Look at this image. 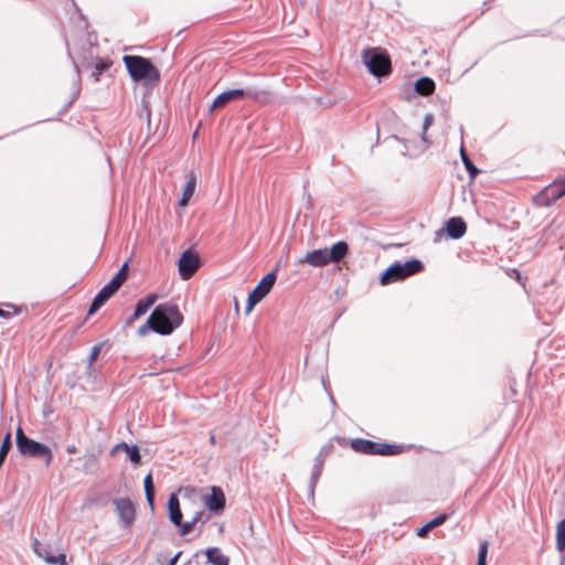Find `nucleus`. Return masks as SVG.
Wrapping results in <instances>:
<instances>
[{
	"label": "nucleus",
	"mask_w": 565,
	"mask_h": 565,
	"mask_svg": "<svg viewBox=\"0 0 565 565\" xmlns=\"http://www.w3.org/2000/svg\"><path fill=\"white\" fill-rule=\"evenodd\" d=\"M124 62L134 81H141V56L125 55Z\"/></svg>",
	"instance_id": "6ab92c4d"
},
{
	"label": "nucleus",
	"mask_w": 565,
	"mask_h": 565,
	"mask_svg": "<svg viewBox=\"0 0 565 565\" xmlns=\"http://www.w3.org/2000/svg\"><path fill=\"white\" fill-rule=\"evenodd\" d=\"M429 531H431V530L428 527L427 524H425L417 530V536L425 537Z\"/></svg>",
	"instance_id": "c9c22d12"
},
{
	"label": "nucleus",
	"mask_w": 565,
	"mask_h": 565,
	"mask_svg": "<svg viewBox=\"0 0 565 565\" xmlns=\"http://www.w3.org/2000/svg\"><path fill=\"white\" fill-rule=\"evenodd\" d=\"M204 503L210 511H218L225 507V495L220 487H212L211 494L206 495Z\"/></svg>",
	"instance_id": "dca6fc26"
},
{
	"label": "nucleus",
	"mask_w": 565,
	"mask_h": 565,
	"mask_svg": "<svg viewBox=\"0 0 565 565\" xmlns=\"http://www.w3.org/2000/svg\"><path fill=\"white\" fill-rule=\"evenodd\" d=\"M156 295H149L143 299V313L156 302Z\"/></svg>",
	"instance_id": "72a5a7b5"
},
{
	"label": "nucleus",
	"mask_w": 565,
	"mask_h": 565,
	"mask_svg": "<svg viewBox=\"0 0 565 565\" xmlns=\"http://www.w3.org/2000/svg\"><path fill=\"white\" fill-rule=\"evenodd\" d=\"M556 546L559 552L565 551V519L561 520L556 526Z\"/></svg>",
	"instance_id": "5701e85b"
},
{
	"label": "nucleus",
	"mask_w": 565,
	"mask_h": 565,
	"mask_svg": "<svg viewBox=\"0 0 565 565\" xmlns=\"http://www.w3.org/2000/svg\"><path fill=\"white\" fill-rule=\"evenodd\" d=\"M139 317H141V300L137 301L134 313L126 320L124 327H129Z\"/></svg>",
	"instance_id": "c85d7f7f"
},
{
	"label": "nucleus",
	"mask_w": 565,
	"mask_h": 565,
	"mask_svg": "<svg viewBox=\"0 0 565 565\" xmlns=\"http://www.w3.org/2000/svg\"><path fill=\"white\" fill-rule=\"evenodd\" d=\"M49 565H68L66 562V555L61 553L55 558L47 559Z\"/></svg>",
	"instance_id": "473e14b6"
},
{
	"label": "nucleus",
	"mask_w": 565,
	"mask_h": 565,
	"mask_svg": "<svg viewBox=\"0 0 565 565\" xmlns=\"http://www.w3.org/2000/svg\"><path fill=\"white\" fill-rule=\"evenodd\" d=\"M415 90L422 96H429L435 90V83L429 77H420L415 82Z\"/></svg>",
	"instance_id": "412c9836"
},
{
	"label": "nucleus",
	"mask_w": 565,
	"mask_h": 565,
	"mask_svg": "<svg viewBox=\"0 0 565 565\" xmlns=\"http://www.w3.org/2000/svg\"><path fill=\"white\" fill-rule=\"evenodd\" d=\"M143 489L146 493H154V486L150 473L143 478Z\"/></svg>",
	"instance_id": "2f4dec72"
},
{
	"label": "nucleus",
	"mask_w": 565,
	"mask_h": 565,
	"mask_svg": "<svg viewBox=\"0 0 565 565\" xmlns=\"http://www.w3.org/2000/svg\"><path fill=\"white\" fill-rule=\"evenodd\" d=\"M489 550V542L483 541L480 543L479 552H478V565H487L486 559Z\"/></svg>",
	"instance_id": "cd10ccee"
},
{
	"label": "nucleus",
	"mask_w": 565,
	"mask_h": 565,
	"mask_svg": "<svg viewBox=\"0 0 565 565\" xmlns=\"http://www.w3.org/2000/svg\"><path fill=\"white\" fill-rule=\"evenodd\" d=\"M115 505L124 523L126 525H130L136 518V509L134 503L129 499L122 498L115 500Z\"/></svg>",
	"instance_id": "ddd939ff"
},
{
	"label": "nucleus",
	"mask_w": 565,
	"mask_h": 565,
	"mask_svg": "<svg viewBox=\"0 0 565 565\" xmlns=\"http://www.w3.org/2000/svg\"><path fill=\"white\" fill-rule=\"evenodd\" d=\"M246 95L247 93L244 89H232L223 92L213 100L210 107V113L214 111L215 109L225 107L231 102L242 99Z\"/></svg>",
	"instance_id": "f8f14e48"
},
{
	"label": "nucleus",
	"mask_w": 565,
	"mask_h": 565,
	"mask_svg": "<svg viewBox=\"0 0 565 565\" xmlns=\"http://www.w3.org/2000/svg\"><path fill=\"white\" fill-rule=\"evenodd\" d=\"M67 451L71 452V454L75 452V447H68Z\"/></svg>",
	"instance_id": "ea45409f"
},
{
	"label": "nucleus",
	"mask_w": 565,
	"mask_h": 565,
	"mask_svg": "<svg viewBox=\"0 0 565 565\" xmlns=\"http://www.w3.org/2000/svg\"><path fill=\"white\" fill-rule=\"evenodd\" d=\"M461 158H462V162H463L466 169L468 170V172L470 174V178H472V179L476 178L479 170L473 164V162L469 159V157L466 154L463 149H461Z\"/></svg>",
	"instance_id": "a878e982"
},
{
	"label": "nucleus",
	"mask_w": 565,
	"mask_h": 565,
	"mask_svg": "<svg viewBox=\"0 0 565 565\" xmlns=\"http://www.w3.org/2000/svg\"><path fill=\"white\" fill-rule=\"evenodd\" d=\"M424 265L418 259H411L405 263H395L390 266L381 276L380 282L383 286L404 280L413 275L420 273Z\"/></svg>",
	"instance_id": "39448f33"
},
{
	"label": "nucleus",
	"mask_w": 565,
	"mask_h": 565,
	"mask_svg": "<svg viewBox=\"0 0 565 565\" xmlns=\"http://www.w3.org/2000/svg\"><path fill=\"white\" fill-rule=\"evenodd\" d=\"M200 267V257L192 249L183 252L178 262L179 274L182 279H190Z\"/></svg>",
	"instance_id": "9b49d317"
},
{
	"label": "nucleus",
	"mask_w": 565,
	"mask_h": 565,
	"mask_svg": "<svg viewBox=\"0 0 565 565\" xmlns=\"http://www.w3.org/2000/svg\"><path fill=\"white\" fill-rule=\"evenodd\" d=\"M168 510L170 521L174 525L180 526L181 535L190 533L193 530L194 524L200 520V516L203 514V512H199L190 522L182 523V512L180 509V502L175 494L170 495L168 501Z\"/></svg>",
	"instance_id": "1a4fd4ad"
},
{
	"label": "nucleus",
	"mask_w": 565,
	"mask_h": 565,
	"mask_svg": "<svg viewBox=\"0 0 565 565\" xmlns=\"http://www.w3.org/2000/svg\"><path fill=\"white\" fill-rule=\"evenodd\" d=\"M362 58L371 74L376 77L387 76L392 73V63L388 54L377 52L375 49L365 50Z\"/></svg>",
	"instance_id": "0eeeda50"
},
{
	"label": "nucleus",
	"mask_w": 565,
	"mask_h": 565,
	"mask_svg": "<svg viewBox=\"0 0 565 565\" xmlns=\"http://www.w3.org/2000/svg\"><path fill=\"white\" fill-rule=\"evenodd\" d=\"M160 82L159 70L150 62V60L143 57V89L152 88Z\"/></svg>",
	"instance_id": "4468645a"
},
{
	"label": "nucleus",
	"mask_w": 565,
	"mask_h": 565,
	"mask_svg": "<svg viewBox=\"0 0 565 565\" xmlns=\"http://www.w3.org/2000/svg\"><path fill=\"white\" fill-rule=\"evenodd\" d=\"M178 557H179V554L171 561V565H174L177 563Z\"/></svg>",
	"instance_id": "a19ab883"
},
{
	"label": "nucleus",
	"mask_w": 565,
	"mask_h": 565,
	"mask_svg": "<svg viewBox=\"0 0 565 565\" xmlns=\"http://www.w3.org/2000/svg\"><path fill=\"white\" fill-rule=\"evenodd\" d=\"M565 195V179H556L534 198L533 202L536 206H548Z\"/></svg>",
	"instance_id": "6e6552de"
},
{
	"label": "nucleus",
	"mask_w": 565,
	"mask_h": 565,
	"mask_svg": "<svg viewBox=\"0 0 565 565\" xmlns=\"http://www.w3.org/2000/svg\"><path fill=\"white\" fill-rule=\"evenodd\" d=\"M349 253V245L344 241H339L330 249L319 248L306 254L299 262L312 267H324L330 263L341 262Z\"/></svg>",
	"instance_id": "f03ea898"
},
{
	"label": "nucleus",
	"mask_w": 565,
	"mask_h": 565,
	"mask_svg": "<svg viewBox=\"0 0 565 565\" xmlns=\"http://www.w3.org/2000/svg\"><path fill=\"white\" fill-rule=\"evenodd\" d=\"M210 441H211V444H212V445H214V444H215V436H214L213 434H212V435H211V437H210Z\"/></svg>",
	"instance_id": "58836bf2"
},
{
	"label": "nucleus",
	"mask_w": 565,
	"mask_h": 565,
	"mask_svg": "<svg viewBox=\"0 0 565 565\" xmlns=\"http://www.w3.org/2000/svg\"><path fill=\"white\" fill-rule=\"evenodd\" d=\"M15 439L18 450L21 455L33 458H44L47 466L51 463L53 458L51 449L46 445L25 436L21 427L17 429Z\"/></svg>",
	"instance_id": "423d86ee"
},
{
	"label": "nucleus",
	"mask_w": 565,
	"mask_h": 565,
	"mask_svg": "<svg viewBox=\"0 0 565 565\" xmlns=\"http://www.w3.org/2000/svg\"><path fill=\"white\" fill-rule=\"evenodd\" d=\"M445 230L449 237L454 239L461 238L467 232V224L461 217H450L445 223Z\"/></svg>",
	"instance_id": "2eb2a0df"
},
{
	"label": "nucleus",
	"mask_w": 565,
	"mask_h": 565,
	"mask_svg": "<svg viewBox=\"0 0 565 565\" xmlns=\"http://www.w3.org/2000/svg\"><path fill=\"white\" fill-rule=\"evenodd\" d=\"M511 277L515 278L519 282L523 284L522 282V277H521V274L519 270L516 269H512L511 273L509 274Z\"/></svg>",
	"instance_id": "e433bc0d"
},
{
	"label": "nucleus",
	"mask_w": 565,
	"mask_h": 565,
	"mask_svg": "<svg viewBox=\"0 0 565 565\" xmlns=\"http://www.w3.org/2000/svg\"><path fill=\"white\" fill-rule=\"evenodd\" d=\"M111 456L116 457L120 454L127 456L134 463H138L140 461V454L137 446L129 447L126 443H121L116 445L111 449Z\"/></svg>",
	"instance_id": "a211bd4d"
},
{
	"label": "nucleus",
	"mask_w": 565,
	"mask_h": 565,
	"mask_svg": "<svg viewBox=\"0 0 565 565\" xmlns=\"http://www.w3.org/2000/svg\"><path fill=\"white\" fill-rule=\"evenodd\" d=\"M196 179V174L193 171L186 175V182L183 186L182 196L179 201L180 206L184 207L189 204V201L195 192Z\"/></svg>",
	"instance_id": "f3484780"
},
{
	"label": "nucleus",
	"mask_w": 565,
	"mask_h": 565,
	"mask_svg": "<svg viewBox=\"0 0 565 565\" xmlns=\"http://www.w3.org/2000/svg\"><path fill=\"white\" fill-rule=\"evenodd\" d=\"M6 307H7L6 310L0 308V317L1 318L8 319L13 316H18L21 312V309L15 305L7 303Z\"/></svg>",
	"instance_id": "bb28decb"
},
{
	"label": "nucleus",
	"mask_w": 565,
	"mask_h": 565,
	"mask_svg": "<svg viewBox=\"0 0 565 565\" xmlns=\"http://www.w3.org/2000/svg\"><path fill=\"white\" fill-rule=\"evenodd\" d=\"M32 548L33 552L36 554L38 557L42 558L46 564L47 559L55 558V556H52L46 547H43L42 544L38 539H34L32 542Z\"/></svg>",
	"instance_id": "b1692460"
},
{
	"label": "nucleus",
	"mask_w": 565,
	"mask_h": 565,
	"mask_svg": "<svg viewBox=\"0 0 565 565\" xmlns=\"http://www.w3.org/2000/svg\"><path fill=\"white\" fill-rule=\"evenodd\" d=\"M111 66V62L107 60H96L94 62V71L92 77L95 82L99 81V76Z\"/></svg>",
	"instance_id": "4be33fe9"
},
{
	"label": "nucleus",
	"mask_w": 565,
	"mask_h": 565,
	"mask_svg": "<svg viewBox=\"0 0 565 565\" xmlns=\"http://www.w3.org/2000/svg\"><path fill=\"white\" fill-rule=\"evenodd\" d=\"M183 322V316L177 305L160 303L150 313L143 326V334L150 330L161 335L171 334Z\"/></svg>",
	"instance_id": "f257e3e1"
},
{
	"label": "nucleus",
	"mask_w": 565,
	"mask_h": 565,
	"mask_svg": "<svg viewBox=\"0 0 565 565\" xmlns=\"http://www.w3.org/2000/svg\"><path fill=\"white\" fill-rule=\"evenodd\" d=\"M433 121H434V118H433L431 115H426L425 116L424 122H423V134H422V139L425 142H428L426 135H427L428 128L433 125Z\"/></svg>",
	"instance_id": "c756f323"
},
{
	"label": "nucleus",
	"mask_w": 565,
	"mask_h": 565,
	"mask_svg": "<svg viewBox=\"0 0 565 565\" xmlns=\"http://www.w3.org/2000/svg\"><path fill=\"white\" fill-rule=\"evenodd\" d=\"M350 447L358 454L371 456H396L405 451V446L403 445L373 441L364 438L351 439Z\"/></svg>",
	"instance_id": "7ed1b4c3"
},
{
	"label": "nucleus",
	"mask_w": 565,
	"mask_h": 565,
	"mask_svg": "<svg viewBox=\"0 0 565 565\" xmlns=\"http://www.w3.org/2000/svg\"><path fill=\"white\" fill-rule=\"evenodd\" d=\"M11 433H7L0 447V467L2 466L9 450L11 449Z\"/></svg>",
	"instance_id": "393cba45"
},
{
	"label": "nucleus",
	"mask_w": 565,
	"mask_h": 565,
	"mask_svg": "<svg viewBox=\"0 0 565 565\" xmlns=\"http://www.w3.org/2000/svg\"><path fill=\"white\" fill-rule=\"evenodd\" d=\"M446 520H447V514H440V515L434 518L433 520H430L429 522H427L426 524L428 525V527L430 530H433L434 527L444 524Z\"/></svg>",
	"instance_id": "7c9ffc66"
},
{
	"label": "nucleus",
	"mask_w": 565,
	"mask_h": 565,
	"mask_svg": "<svg viewBox=\"0 0 565 565\" xmlns=\"http://www.w3.org/2000/svg\"><path fill=\"white\" fill-rule=\"evenodd\" d=\"M128 278V262H125L116 276L106 284L93 299L88 316L99 310L122 286Z\"/></svg>",
	"instance_id": "20e7f679"
},
{
	"label": "nucleus",
	"mask_w": 565,
	"mask_h": 565,
	"mask_svg": "<svg viewBox=\"0 0 565 565\" xmlns=\"http://www.w3.org/2000/svg\"><path fill=\"white\" fill-rule=\"evenodd\" d=\"M147 116H150V111L147 109ZM148 125L150 126V119L148 118Z\"/></svg>",
	"instance_id": "79ce46f5"
},
{
	"label": "nucleus",
	"mask_w": 565,
	"mask_h": 565,
	"mask_svg": "<svg viewBox=\"0 0 565 565\" xmlns=\"http://www.w3.org/2000/svg\"><path fill=\"white\" fill-rule=\"evenodd\" d=\"M275 281H276V274L274 270L266 274L262 278V280L257 284V286L248 295L247 305H246V309H245L247 315L254 309V307L259 301H262V299L264 297H266L269 294Z\"/></svg>",
	"instance_id": "9d476101"
},
{
	"label": "nucleus",
	"mask_w": 565,
	"mask_h": 565,
	"mask_svg": "<svg viewBox=\"0 0 565 565\" xmlns=\"http://www.w3.org/2000/svg\"><path fill=\"white\" fill-rule=\"evenodd\" d=\"M205 555L209 563L213 565H230L228 557L225 556L217 547H209L205 551Z\"/></svg>",
	"instance_id": "aec40b11"
},
{
	"label": "nucleus",
	"mask_w": 565,
	"mask_h": 565,
	"mask_svg": "<svg viewBox=\"0 0 565 565\" xmlns=\"http://www.w3.org/2000/svg\"><path fill=\"white\" fill-rule=\"evenodd\" d=\"M99 352H100V345H95L93 349H92V352H90V355H89V362H94L98 355H99Z\"/></svg>",
	"instance_id": "f704fd0d"
},
{
	"label": "nucleus",
	"mask_w": 565,
	"mask_h": 565,
	"mask_svg": "<svg viewBox=\"0 0 565 565\" xmlns=\"http://www.w3.org/2000/svg\"><path fill=\"white\" fill-rule=\"evenodd\" d=\"M146 498L151 508H153L154 493H146Z\"/></svg>",
	"instance_id": "4c0bfd02"
}]
</instances>
